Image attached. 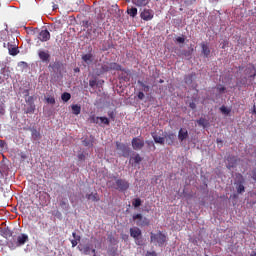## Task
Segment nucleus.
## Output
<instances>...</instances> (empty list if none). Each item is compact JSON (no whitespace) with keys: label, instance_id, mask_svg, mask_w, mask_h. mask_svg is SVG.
Instances as JSON below:
<instances>
[{"label":"nucleus","instance_id":"f257e3e1","mask_svg":"<svg viewBox=\"0 0 256 256\" xmlns=\"http://www.w3.org/2000/svg\"><path fill=\"white\" fill-rule=\"evenodd\" d=\"M4 235L6 237L7 245L9 249H17V247H23L25 243L29 242V235L22 233L18 236H13V232L7 229L4 231Z\"/></svg>","mask_w":256,"mask_h":256},{"label":"nucleus","instance_id":"f03ea898","mask_svg":"<svg viewBox=\"0 0 256 256\" xmlns=\"http://www.w3.org/2000/svg\"><path fill=\"white\" fill-rule=\"evenodd\" d=\"M150 241L151 243H157L159 247H163V245H165V243L167 242V236L161 231H159L157 234L151 232Z\"/></svg>","mask_w":256,"mask_h":256},{"label":"nucleus","instance_id":"7ed1b4c3","mask_svg":"<svg viewBox=\"0 0 256 256\" xmlns=\"http://www.w3.org/2000/svg\"><path fill=\"white\" fill-rule=\"evenodd\" d=\"M154 17H155V12L153 11V9H150V8L140 9V18L142 19V21H152Z\"/></svg>","mask_w":256,"mask_h":256},{"label":"nucleus","instance_id":"20e7f679","mask_svg":"<svg viewBox=\"0 0 256 256\" xmlns=\"http://www.w3.org/2000/svg\"><path fill=\"white\" fill-rule=\"evenodd\" d=\"M116 150L118 151V155H122V157H129L131 153L129 146L121 142H116Z\"/></svg>","mask_w":256,"mask_h":256},{"label":"nucleus","instance_id":"39448f33","mask_svg":"<svg viewBox=\"0 0 256 256\" xmlns=\"http://www.w3.org/2000/svg\"><path fill=\"white\" fill-rule=\"evenodd\" d=\"M133 220L137 221L136 225H138V227H148V225H150L149 219H147V217H143L141 214L133 215Z\"/></svg>","mask_w":256,"mask_h":256},{"label":"nucleus","instance_id":"423d86ee","mask_svg":"<svg viewBox=\"0 0 256 256\" xmlns=\"http://www.w3.org/2000/svg\"><path fill=\"white\" fill-rule=\"evenodd\" d=\"M132 147L134 151H141L143 147H145V140L139 137H135L132 139Z\"/></svg>","mask_w":256,"mask_h":256},{"label":"nucleus","instance_id":"0eeeda50","mask_svg":"<svg viewBox=\"0 0 256 256\" xmlns=\"http://www.w3.org/2000/svg\"><path fill=\"white\" fill-rule=\"evenodd\" d=\"M236 179H237V186H236L237 193L239 194L245 193V186H243V184L245 183V178H243V175L237 174Z\"/></svg>","mask_w":256,"mask_h":256},{"label":"nucleus","instance_id":"6e6552de","mask_svg":"<svg viewBox=\"0 0 256 256\" xmlns=\"http://www.w3.org/2000/svg\"><path fill=\"white\" fill-rule=\"evenodd\" d=\"M13 169L11 162L1 161L0 162V173L1 175H9V171Z\"/></svg>","mask_w":256,"mask_h":256},{"label":"nucleus","instance_id":"1a4fd4ad","mask_svg":"<svg viewBox=\"0 0 256 256\" xmlns=\"http://www.w3.org/2000/svg\"><path fill=\"white\" fill-rule=\"evenodd\" d=\"M114 189H118V191H127L129 189V182L123 179L116 180V187Z\"/></svg>","mask_w":256,"mask_h":256},{"label":"nucleus","instance_id":"9d476101","mask_svg":"<svg viewBox=\"0 0 256 256\" xmlns=\"http://www.w3.org/2000/svg\"><path fill=\"white\" fill-rule=\"evenodd\" d=\"M130 236L135 239L136 245H142L141 241H139V237H141V229L137 227L130 228Z\"/></svg>","mask_w":256,"mask_h":256},{"label":"nucleus","instance_id":"9b49d317","mask_svg":"<svg viewBox=\"0 0 256 256\" xmlns=\"http://www.w3.org/2000/svg\"><path fill=\"white\" fill-rule=\"evenodd\" d=\"M38 39L39 41H42V43H45L51 39V33H49V30L47 29L41 30L39 32Z\"/></svg>","mask_w":256,"mask_h":256},{"label":"nucleus","instance_id":"f8f14e48","mask_svg":"<svg viewBox=\"0 0 256 256\" xmlns=\"http://www.w3.org/2000/svg\"><path fill=\"white\" fill-rule=\"evenodd\" d=\"M104 71H124L123 67L118 63H110L108 66H103Z\"/></svg>","mask_w":256,"mask_h":256},{"label":"nucleus","instance_id":"ddd939ff","mask_svg":"<svg viewBox=\"0 0 256 256\" xmlns=\"http://www.w3.org/2000/svg\"><path fill=\"white\" fill-rule=\"evenodd\" d=\"M3 45H4V47H8L9 55H12L13 57H15V55H17L19 53L17 45H11V44L5 43V42Z\"/></svg>","mask_w":256,"mask_h":256},{"label":"nucleus","instance_id":"4468645a","mask_svg":"<svg viewBox=\"0 0 256 256\" xmlns=\"http://www.w3.org/2000/svg\"><path fill=\"white\" fill-rule=\"evenodd\" d=\"M38 56H39V59H41V61H43V63H49V59L51 57V55H49V52L39 51Z\"/></svg>","mask_w":256,"mask_h":256},{"label":"nucleus","instance_id":"2eb2a0df","mask_svg":"<svg viewBox=\"0 0 256 256\" xmlns=\"http://www.w3.org/2000/svg\"><path fill=\"white\" fill-rule=\"evenodd\" d=\"M189 138V132L187 131V129H183L181 128L178 132V139L179 141H185V139Z\"/></svg>","mask_w":256,"mask_h":256},{"label":"nucleus","instance_id":"dca6fc26","mask_svg":"<svg viewBox=\"0 0 256 256\" xmlns=\"http://www.w3.org/2000/svg\"><path fill=\"white\" fill-rule=\"evenodd\" d=\"M201 49H202V55H204V57H209L211 55V49H209V45H207V43H201Z\"/></svg>","mask_w":256,"mask_h":256},{"label":"nucleus","instance_id":"f3484780","mask_svg":"<svg viewBox=\"0 0 256 256\" xmlns=\"http://www.w3.org/2000/svg\"><path fill=\"white\" fill-rule=\"evenodd\" d=\"M82 61L86 63V65H91L93 63V54L87 53L82 56Z\"/></svg>","mask_w":256,"mask_h":256},{"label":"nucleus","instance_id":"a211bd4d","mask_svg":"<svg viewBox=\"0 0 256 256\" xmlns=\"http://www.w3.org/2000/svg\"><path fill=\"white\" fill-rule=\"evenodd\" d=\"M86 199H88V201H94L96 203L100 201L99 194L97 192L86 194Z\"/></svg>","mask_w":256,"mask_h":256},{"label":"nucleus","instance_id":"6ab92c4d","mask_svg":"<svg viewBox=\"0 0 256 256\" xmlns=\"http://www.w3.org/2000/svg\"><path fill=\"white\" fill-rule=\"evenodd\" d=\"M9 40V30L7 28L5 30L0 31V42Z\"/></svg>","mask_w":256,"mask_h":256},{"label":"nucleus","instance_id":"aec40b11","mask_svg":"<svg viewBox=\"0 0 256 256\" xmlns=\"http://www.w3.org/2000/svg\"><path fill=\"white\" fill-rule=\"evenodd\" d=\"M133 4L136 7H147V5H149V0H134Z\"/></svg>","mask_w":256,"mask_h":256},{"label":"nucleus","instance_id":"412c9836","mask_svg":"<svg viewBox=\"0 0 256 256\" xmlns=\"http://www.w3.org/2000/svg\"><path fill=\"white\" fill-rule=\"evenodd\" d=\"M245 75H247L250 79H254L256 73L254 67H248L245 69Z\"/></svg>","mask_w":256,"mask_h":256},{"label":"nucleus","instance_id":"4be33fe9","mask_svg":"<svg viewBox=\"0 0 256 256\" xmlns=\"http://www.w3.org/2000/svg\"><path fill=\"white\" fill-rule=\"evenodd\" d=\"M89 123H94L95 125H99V116H96L95 114H92L88 118Z\"/></svg>","mask_w":256,"mask_h":256},{"label":"nucleus","instance_id":"5701e85b","mask_svg":"<svg viewBox=\"0 0 256 256\" xmlns=\"http://www.w3.org/2000/svg\"><path fill=\"white\" fill-rule=\"evenodd\" d=\"M153 139H154L155 143H159L160 145H165V138L155 134V135H153Z\"/></svg>","mask_w":256,"mask_h":256},{"label":"nucleus","instance_id":"b1692460","mask_svg":"<svg viewBox=\"0 0 256 256\" xmlns=\"http://www.w3.org/2000/svg\"><path fill=\"white\" fill-rule=\"evenodd\" d=\"M72 113H73V115H80L81 106L79 104L72 105Z\"/></svg>","mask_w":256,"mask_h":256},{"label":"nucleus","instance_id":"393cba45","mask_svg":"<svg viewBox=\"0 0 256 256\" xmlns=\"http://www.w3.org/2000/svg\"><path fill=\"white\" fill-rule=\"evenodd\" d=\"M80 251H82L84 255H91V251H93V249L91 250V246L85 245L80 249Z\"/></svg>","mask_w":256,"mask_h":256},{"label":"nucleus","instance_id":"a878e982","mask_svg":"<svg viewBox=\"0 0 256 256\" xmlns=\"http://www.w3.org/2000/svg\"><path fill=\"white\" fill-rule=\"evenodd\" d=\"M127 13H128L132 18H135V17H137V8H135V7L127 8Z\"/></svg>","mask_w":256,"mask_h":256},{"label":"nucleus","instance_id":"bb28decb","mask_svg":"<svg viewBox=\"0 0 256 256\" xmlns=\"http://www.w3.org/2000/svg\"><path fill=\"white\" fill-rule=\"evenodd\" d=\"M138 85H140V87L143 88V91L145 93H149V89H150L149 85L144 84L143 81L141 80H138Z\"/></svg>","mask_w":256,"mask_h":256},{"label":"nucleus","instance_id":"cd10ccee","mask_svg":"<svg viewBox=\"0 0 256 256\" xmlns=\"http://www.w3.org/2000/svg\"><path fill=\"white\" fill-rule=\"evenodd\" d=\"M166 140L168 141V145H173V141H175V134H168L166 136Z\"/></svg>","mask_w":256,"mask_h":256},{"label":"nucleus","instance_id":"c85d7f7f","mask_svg":"<svg viewBox=\"0 0 256 256\" xmlns=\"http://www.w3.org/2000/svg\"><path fill=\"white\" fill-rule=\"evenodd\" d=\"M61 99L62 101H64L65 103H67V101H69L71 99V94H69V92H64L61 95Z\"/></svg>","mask_w":256,"mask_h":256},{"label":"nucleus","instance_id":"c756f323","mask_svg":"<svg viewBox=\"0 0 256 256\" xmlns=\"http://www.w3.org/2000/svg\"><path fill=\"white\" fill-rule=\"evenodd\" d=\"M99 123L98 125H109L110 121L107 117H99Z\"/></svg>","mask_w":256,"mask_h":256},{"label":"nucleus","instance_id":"7c9ffc66","mask_svg":"<svg viewBox=\"0 0 256 256\" xmlns=\"http://www.w3.org/2000/svg\"><path fill=\"white\" fill-rule=\"evenodd\" d=\"M198 125H200V127H207L208 122L207 119L205 118H200L199 120H197Z\"/></svg>","mask_w":256,"mask_h":256},{"label":"nucleus","instance_id":"2f4dec72","mask_svg":"<svg viewBox=\"0 0 256 256\" xmlns=\"http://www.w3.org/2000/svg\"><path fill=\"white\" fill-rule=\"evenodd\" d=\"M220 111L223 115H229V113H231V109L227 108L226 106H221Z\"/></svg>","mask_w":256,"mask_h":256},{"label":"nucleus","instance_id":"473e14b6","mask_svg":"<svg viewBox=\"0 0 256 256\" xmlns=\"http://www.w3.org/2000/svg\"><path fill=\"white\" fill-rule=\"evenodd\" d=\"M82 144L84 145V147H93V141L85 138L83 141H82Z\"/></svg>","mask_w":256,"mask_h":256},{"label":"nucleus","instance_id":"72a5a7b5","mask_svg":"<svg viewBox=\"0 0 256 256\" xmlns=\"http://www.w3.org/2000/svg\"><path fill=\"white\" fill-rule=\"evenodd\" d=\"M133 207H141V198H136L132 202Z\"/></svg>","mask_w":256,"mask_h":256},{"label":"nucleus","instance_id":"f704fd0d","mask_svg":"<svg viewBox=\"0 0 256 256\" xmlns=\"http://www.w3.org/2000/svg\"><path fill=\"white\" fill-rule=\"evenodd\" d=\"M216 89H217L218 93H225L227 88H225L223 85L219 84V85H217Z\"/></svg>","mask_w":256,"mask_h":256},{"label":"nucleus","instance_id":"c9c22d12","mask_svg":"<svg viewBox=\"0 0 256 256\" xmlns=\"http://www.w3.org/2000/svg\"><path fill=\"white\" fill-rule=\"evenodd\" d=\"M0 115H5V104L0 100Z\"/></svg>","mask_w":256,"mask_h":256},{"label":"nucleus","instance_id":"e433bc0d","mask_svg":"<svg viewBox=\"0 0 256 256\" xmlns=\"http://www.w3.org/2000/svg\"><path fill=\"white\" fill-rule=\"evenodd\" d=\"M93 32V34H90L91 39H97V37L99 36V34H97V29L94 28L93 30H91Z\"/></svg>","mask_w":256,"mask_h":256},{"label":"nucleus","instance_id":"4c0bfd02","mask_svg":"<svg viewBox=\"0 0 256 256\" xmlns=\"http://www.w3.org/2000/svg\"><path fill=\"white\" fill-rule=\"evenodd\" d=\"M47 103H50V105H55V98L50 96L46 99Z\"/></svg>","mask_w":256,"mask_h":256},{"label":"nucleus","instance_id":"58836bf2","mask_svg":"<svg viewBox=\"0 0 256 256\" xmlns=\"http://www.w3.org/2000/svg\"><path fill=\"white\" fill-rule=\"evenodd\" d=\"M32 136L33 137H41V134L39 133V131H37V129H33L32 130Z\"/></svg>","mask_w":256,"mask_h":256},{"label":"nucleus","instance_id":"ea45409f","mask_svg":"<svg viewBox=\"0 0 256 256\" xmlns=\"http://www.w3.org/2000/svg\"><path fill=\"white\" fill-rule=\"evenodd\" d=\"M72 236H73L74 240H76V241H81V236H80V235H77L76 232H73V233H72Z\"/></svg>","mask_w":256,"mask_h":256},{"label":"nucleus","instance_id":"a19ab883","mask_svg":"<svg viewBox=\"0 0 256 256\" xmlns=\"http://www.w3.org/2000/svg\"><path fill=\"white\" fill-rule=\"evenodd\" d=\"M137 97H138V99H140V101H143L145 99V93L139 92Z\"/></svg>","mask_w":256,"mask_h":256},{"label":"nucleus","instance_id":"79ce46f5","mask_svg":"<svg viewBox=\"0 0 256 256\" xmlns=\"http://www.w3.org/2000/svg\"><path fill=\"white\" fill-rule=\"evenodd\" d=\"M89 85L90 87H95V85H97V80L93 79V80H89Z\"/></svg>","mask_w":256,"mask_h":256},{"label":"nucleus","instance_id":"37998d69","mask_svg":"<svg viewBox=\"0 0 256 256\" xmlns=\"http://www.w3.org/2000/svg\"><path fill=\"white\" fill-rule=\"evenodd\" d=\"M176 41L177 43H185V37H177Z\"/></svg>","mask_w":256,"mask_h":256},{"label":"nucleus","instance_id":"c03bdc74","mask_svg":"<svg viewBox=\"0 0 256 256\" xmlns=\"http://www.w3.org/2000/svg\"><path fill=\"white\" fill-rule=\"evenodd\" d=\"M220 45H222L221 49H225V47H227V45H229V41L224 40L223 43H221Z\"/></svg>","mask_w":256,"mask_h":256},{"label":"nucleus","instance_id":"a18cd8bd","mask_svg":"<svg viewBox=\"0 0 256 256\" xmlns=\"http://www.w3.org/2000/svg\"><path fill=\"white\" fill-rule=\"evenodd\" d=\"M5 145H7V143L5 142V140H0V150H1V149H5Z\"/></svg>","mask_w":256,"mask_h":256},{"label":"nucleus","instance_id":"49530a36","mask_svg":"<svg viewBox=\"0 0 256 256\" xmlns=\"http://www.w3.org/2000/svg\"><path fill=\"white\" fill-rule=\"evenodd\" d=\"M72 247H77L79 245V240H71Z\"/></svg>","mask_w":256,"mask_h":256},{"label":"nucleus","instance_id":"de8ad7c7","mask_svg":"<svg viewBox=\"0 0 256 256\" xmlns=\"http://www.w3.org/2000/svg\"><path fill=\"white\" fill-rule=\"evenodd\" d=\"M146 256H157V252H155V251L147 252Z\"/></svg>","mask_w":256,"mask_h":256},{"label":"nucleus","instance_id":"09e8293b","mask_svg":"<svg viewBox=\"0 0 256 256\" xmlns=\"http://www.w3.org/2000/svg\"><path fill=\"white\" fill-rule=\"evenodd\" d=\"M189 107H190V109H196V108H197V105H196L194 102H191V103L189 104Z\"/></svg>","mask_w":256,"mask_h":256},{"label":"nucleus","instance_id":"8fccbe9b","mask_svg":"<svg viewBox=\"0 0 256 256\" xmlns=\"http://www.w3.org/2000/svg\"><path fill=\"white\" fill-rule=\"evenodd\" d=\"M252 178L256 181V168L252 171Z\"/></svg>","mask_w":256,"mask_h":256},{"label":"nucleus","instance_id":"3c124183","mask_svg":"<svg viewBox=\"0 0 256 256\" xmlns=\"http://www.w3.org/2000/svg\"><path fill=\"white\" fill-rule=\"evenodd\" d=\"M134 161H141V156H139V154H137L134 158Z\"/></svg>","mask_w":256,"mask_h":256},{"label":"nucleus","instance_id":"603ef678","mask_svg":"<svg viewBox=\"0 0 256 256\" xmlns=\"http://www.w3.org/2000/svg\"><path fill=\"white\" fill-rule=\"evenodd\" d=\"M65 205H67V202H65V201H61V202H60V206H61V207H65Z\"/></svg>","mask_w":256,"mask_h":256},{"label":"nucleus","instance_id":"864d4df0","mask_svg":"<svg viewBox=\"0 0 256 256\" xmlns=\"http://www.w3.org/2000/svg\"><path fill=\"white\" fill-rule=\"evenodd\" d=\"M79 159H80L81 161H83V160L85 159V155L80 154V155H79Z\"/></svg>","mask_w":256,"mask_h":256},{"label":"nucleus","instance_id":"5fc2aeb1","mask_svg":"<svg viewBox=\"0 0 256 256\" xmlns=\"http://www.w3.org/2000/svg\"><path fill=\"white\" fill-rule=\"evenodd\" d=\"M78 72H79V68H76V69H75V73H78Z\"/></svg>","mask_w":256,"mask_h":256},{"label":"nucleus","instance_id":"6e6d98bb","mask_svg":"<svg viewBox=\"0 0 256 256\" xmlns=\"http://www.w3.org/2000/svg\"><path fill=\"white\" fill-rule=\"evenodd\" d=\"M217 143H223L221 140L217 139Z\"/></svg>","mask_w":256,"mask_h":256},{"label":"nucleus","instance_id":"4d7b16f0","mask_svg":"<svg viewBox=\"0 0 256 256\" xmlns=\"http://www.w3.org/2000/svg\"><path fill=\"white\" fill-rule=\"evenodd\" d=\"M247 83V78H245V80H244V84H246Z\"/></svg>","mask_w":256,"mask_h":256},{"label":"nucleus","instance_id":"13d9d810","mask_svg":"<svg viewBox=\"0 0 256 256\" xmlns=\"http://www.w3.org/2000/svg\"><path fill=\"white\" fill-rule=\"evenodd\" d=\"M26 113H31V110L28 109V110L26 111Z\"/></svg>","mask_w":256,"mask_h":256},{"label":"nucleus","instance_id":"bf43d9fd","mask_svg":"<svg viewBox=\"0 0 256 256\" xmlns=\"http://www.w3.org/2000/svg\"><path fill=\"white\" fill-rule=\"evenodd\" d=\"M185 55H186V56H187V55H191V53H190V52H188V53H186Z\"/></svg>","mask_w":256,"mask_h":256},{"label":"nucleus","instance_id":"052dcab7","mask_svg":"<svg viewBox=\"0 0 256 256\" xmlns=\"http://www.w3.org/2000/svg\"><path fill=\"white\" fill-rule=\"evenodd\" d=\"M250 256H256V253H254V254H251Z\"/></svg>","mask_w":256,"mask_h":256},{"label":"nucleus","instance_id":"680f3d73","mask_svg":"<svg viewBox=\"0 0 256 256\" xmlns=\"http://www.w3.org/2000/svg\"><path fill=\"white\" fill-rule=\"evenodd\" d=\"M189 79L191 80V79H193V77H192V76H189Z\"/></svg>","mask_w":256,"mask_h":256},{"label":"nucleus","instance_id":"e2e57ef3","mask_svg":"<svg viewBox=\"0 0 256 256\" xmlns=\"http://www.w3.org/2000/svg\"><path fill=\"white\" fill-rule=\"evenodd\" d=\"M110 117L113 119V114H110Z\"/></svg>","mask_w":256,"mask_h":256}]
</instances>
